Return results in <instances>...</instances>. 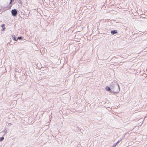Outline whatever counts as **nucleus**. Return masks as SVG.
Listing matches in <instances>:
<instances>
[{
    "mask_svg": "<svg viewBox=\"0 0 147 147\" xmlns=\"http://www.w3.org/2000/svg\"><path fill=\"white\" fill-rule=\"evenodd\" d=\"M11 125V123H8V125H9V126H10V125Z\"/></svg>",
    "mask_w": 147,
    "mask_h": 147,
    "instance_id": "2eb2a0df",
    "label": "nucleus"
},
{
    "mask_svg": "<svg viewBox=\"0 0 147 147\" xmlns=\"http://www.w3.org/2000/svg\"><path fill=\"white\" fill-rule=\"evenodd\" d=\"M117 144V143L114 144V145L113 146V147H115L116 146Z\"/></svg>",
    "mask_w": 147,
    "mask_h": 147,
    "instance_id": "f8f14e48",
    "label": "nucleus"
},
{
    "mask_svg": "<svg viewBox=\"0 0 147 147\" xmlns=\"http://www.w3.org/2000/svg\"><path fill=\"white\" fill-rule=\"evenodd\" d=\"M111 34L113 35L118 33L117 30H112L111 31Z\"/></svg>",
    "mask_w": 147,
    "mask_h": 147,
    "instance_id": "39448f33",
    "label": "nucleus"
},
{
    "mask_svg": "<svg viewBox=\"0 0 147 147\" xmlns=\"http://www.w3.org/2000/svg\"><path fill=\"white\" fill-rule=\"evenodd\" d=\"M7 130H6V131H5V134H6L7 133Z\"/></svg>",
    "mask_w": 147,
    "mask_h": 147,
    "instance_id": "dca6fc26",
    "label": "nucleus"
},
{
    "mask_svg": "<svg viewBox=\"0 0 147 147\" xmlns=\"http://www.w3.org/2000/svg\"><path fill=\"white\" fill-rule=\"evenodd\" d=\"M23 39L22 36H18L17 38V40L18 39L19 40H21Z\"/></svg>",
    "mask_w": 147,
    "mask_h": 147,
    "instance_id": "6e6552de",
    "label": "nucleus"
},
{
    "mask_svg": "<svg viewBox=\"0 0 147 147\" xmlns=\"http://www.w3.org/2000/svg\"><path fill=\"white\" fill-rule=\"evenodd\" d=\"M18 3H19L20 4H22V2L21 1V0H19V1H18Z\"/></svg>",
    "mask_w": 147,
    "mask_h": 147,
    "instance_id": "9d476101",
    "label": "nucleus"
},
{
    "mask_svg": "<svg viewBox=\"0 0 147 147\" xmlns=\"http://www.w3.org/2000/svg\"><path fill=\"white\" fill-rule=\"evenodd\" d=\"M105 90L106 91H109L110 92L112 93V90H111V88L110 87H109L108 86H107L105 87Z\"/></svg>",
    "mask_w": 147,
    "mask_h": 147,
    "instance_id": "20e7f679",
    "label": "nucleus"
},
{
    "mask_svg": "<svg viewBox=\"0 0 147 147\" xmlns=\"http://www.w3.org/2000/svg\"><path fill=\"white\" fill-rule=\"evenodd\" d=\"M21 13L22 15H24V11H21Z\"/></svg>",
    "mask_w": 147,
    "mask_h": 147,
    "instance_id": "9b49d317",
    "label": "nucleus"
},
{
    "mask_svg": "<svg viewBox=\"0 0 147 147\" xmlns=\"http://www.w3.org/2000/svg\"><path fill=\"white\" fill-rule=\"evenodd\" d=\"M120 141L118 140V141L117 142V143H117V144H118V143L120 142Z\"/></svg>",
    "mask_w": 147,
    "mask_h": 147,
    "instance_id": "f3484780",
    "label": "nucleus"
},
{
    "mask_svg": "<svg viewBox=\"0 0 147 147\" xmlns=\"http://www.w3.org/2000/svg\"><path fill=\"white\" fill-rule=\"evenodd\" d=\"M28 14H30V12H29V13H28Z\"/></svg>",
    "mask_w": 147,
    "mask_h": 147,
    "instance_id": "6ab92c4d",
    "label": "nucleus"
},
{
    "mask_svg": "<svg viewBox=\"0 0 147 147\" xmlns=\"http://www.w3.org/2000/svg\"><path fill=\"white\" fill-rule=\"evenodd\" d=\"M26 17H28L29 16V14H26Z\"/></svg>",
    "mask_w": 147,
    "mask_h": 147,
    "instance_id": "ddd939ff",
    "label": "nucleus"
},
{
    "mask_svg": "<svg viewBox=\"0 0 147 147\" xmlns=\"http://www.w3.org/2000/svg\"><path fill=\"white\" fill-rule=\"evenodd\" d=\"M14 0H10V1H11V2H12L13 3L14 1Z\"/></svg>",
    "mask_w": 147,
    "mask_h": 147,
    "instance_id": "4468645a",
    "label": "nucleus"
},
{
    "mask_svg": "<svg viewBox=\"0 0 147 147\" xmlns=\"http://www.w3.org/2000/svg\"><path fill=\"white\" fill-rule=\"evenodd\" d=\"M18 11L16 9H12L11 12L12 16L14 17H16L18 15Z\"/></svg>",
    "mask_w": 147,
    "mask_h": 147,
    "instance_id": "f03ea898",
    "label": "nucleus"
},
{
    "mask_svg": "<svg viewBox=\"0 0 147 147\" xmlns=\"http://www.w3.org/2000/svg\"><path fill=\"white\" fill-rule=\"evenodd\" d=\"M110 86L112 90V92L115 93H119L120 91V88L118 84L116 82H112Z\"/></svg>",
    "mask_w": 147,
    "mask_h": 147,
    "instance_id": "f257e3e1",
    "label": "nucleus"
},
{
    "mask_svg": "<svg viewBox=\"0 0 147 147\" xmlns=\"http://www.w3.org/2000/svg\"><path fill=\"white\" fill-rule=\"evenodd\" d=\"M1 27L2 28V31H4L5 29V26L4 24H3L1 25Z\"/></svg>",
    "mask_w": 147,
    "mask_h": 147,
    "instance_id": "423d86ee",
    "label": "nucleus"
},
{
    "mask_svg": "<svg viewBox=\"0 0 147 147\" xmlns=\"http://www.w3.org/2000/svg\"><path fill=\"white\" fill-rule=\"evenodd\" d=\"M12 39H13V40L14 41H17V39H16V36L14 35L13 34L12 35Z\"/></svg>",
    "mask_w": 147,
    "mask_h": 147,
    "instance_id": "0eeeda50",
    "label": "nucleus"
},
{
    "mask_svg": "<svg viewBox=\"0 0 147 147\" xmlns=\"http://www.w3.org/2000/svg\"><path fill=\"white\" fill-rule=\"evenodd\" d=\"M4 137L3 136L0 138V142H1L4 139Z\"/></svg>",
    "mask_w": 147,
    "mask_h": 147,
    "instance_id": "1a4fd4ad",
    "label": "nucleus"
},
{
    "mask_svg": "<svg viewBox=\"0 0 147 147\" xmlns=\"http://www.w3.org/2000/svg\"><path fill=\"white\" fill-rule=\"evenodd\" d=\"M13 3L12 2H11V1H10L9 3L10 5L9 6H8L7 7H4V8H3V9H5V10H6L10 9L11 8V7H12Z\"/></svg>",
    "mask_w": 147,
    "mask_h": 147,
    "instance_id": "7ed1b4c3",
    "label": "nucleus"
},
{
    "mask_svg": "<svg viewBox=\"0 0 147 147\" xmlns=\"http://www.w3.org/2000/svg\"><path fill=\"white\" fill-rule=\"evenodd\" d=\"M18 16H19V17H21V18H22L21 16H20V14H19L18 15Z\"/></svg>",
    "mask_w": 147,
    "mask_h": 147,
    "instance_id": "a211bd4d",
    "label": "nucleus"
}]
</instances>
